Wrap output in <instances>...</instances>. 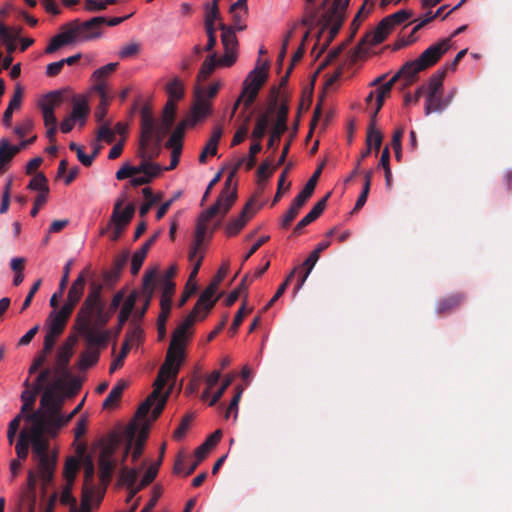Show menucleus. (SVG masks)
I'll return each instance as SVG.
<instances>
[{
	"mask_svg": "<svg viewBox=\"0 0 512 512\" xmlns=\"http://www.w3.org/2000/svg\"><path fill=\"white\" fill-rule=\"evenodd\" d=\"M212 112V102L206 101L203 98L195 97L194 104L187 118L184 120V124L194 126L200 121H203Z\"/></svg>",
	"mask_w": 512,
	"mask_h": 512,
	"instance_id": "nucleus-21",
	"label": "nucleus"
},
{
	"mask_svg": "<svg viewBox=\"0 0 512 512\" xmlns=\"http://www.w3.org/2000/svg\"><path fill=\"white\" fill-rule=\"evenodd\" d=\"M118 63H108L96 69L90 77L91 82H106V79L116 70Z\"/></svg>",
	"mask_w": 512,
	"mask_h": 512,
	"instance_id": "nucleus-46",
	"label": "nucleus"
},
{
	"mask_svg": "<svg viewBox=\"0 0 512 512\" xmlns=\"http://www.w3.org/2000/svg\"><path fill=\"white\" fill-rule=\"evenodd\" d=\"M19 501L28 506V512L35 511L36 475L33 470L28 471L27 482L19 492Z\"/></svg>",
	"mask_w": 512,
	"mask_h": 512,
	"instance_id": "nucleus-22",
	"label": "nucleus"
},
{
	"mask_svg": "<svg viewBox=\"0 0 512 512\" xmlns=\"http://www.w3.org/2000/svg\"><path fill=\"white\" fill-rule=\"evenodd\" d=\"M103 493V490L95 487L93 483L83 484L81 505L72 507L70 512H91L92 508L100 503Z\"/></svg>",
	"mask_w": 512,
	"mask_h": 512,
	"instance_id": "nucleus-17",
	"label": "nucleus"
},
{
	"mask_svg": "<svg viewBox=\"0 0 512 512\" xmlns=\"http://www.w3.org/2000/svg\"><path fill=\"white\" fill-rule=\"evenodd\" d=\"M157 271L156 269L147 270L143 277V290L147 294L146 302L144 303V306H142V310L140 312H135L134 317L136 319H140L146 312L150 298L153 294L154 288H155V277H156Z\"/></svg>",
	"mask_w": 512,
	"mask_h": 512,
	"instance_id": "nucleus-28",
	"label": "nucleus"
},
{
	"mask_svg": "<svg viewBox=\"0 0 512 512\" xmlns=\"http://www.w3.org/2000/svg\"><path fill=\"white\" fill-rule=\"evenodd\" d=\"M137 299H138V293L136 291H133L124 300V302L120 308L119 315H118V322H119L120 328L124 325V323L132 315V312L136 305Z\"/></svg>",
	"mask_w": 512,
	"mask_h": 512,
	"instance_id": "nucleus-35",
	"label": "nucleus"
},
{
	"mask_svg": "<svg viewBox=\"0 0 512 512\" xmlns=\"http://www.w3.org/2000/svg\"><path fill=\"white\" fill-rule=\"evenodd\" d=\"M18 149L6 138L0 140V170L7 168L12 159L18 154Z\"/></svg>",
	"mask_w": 512,
	"mask_h": 512,
	"instance_id": "nucleus-33",
	"label": "nucleus"
},
{
	"mask_svg": "<svg viewBox=\"0 0 512 512\" xmlns=\"http://www.w3.org/2000/svg\"><path fill=\"white\" fill-rule=\"evenodd\" d=\"M394 27L385 17L380 23L366 35V42L371 45H377L383 42L393 31Z\"/></svg>",
	"mask_w": 512,
	"mask_h": 512,
	"instance_id": "nucleus-26",
	"label": "nucleus"
},
{
	"mask_svg": "<svg viewBox=\"0 0 512 512\" xmlns=\"http://www.w3.org/2000/svg\"><path fill=\"white\" fill-rule=\"evenodd\" d=\"M77 340L78 339L76 335H70L58 348L55 360L56 370L62 371L66 369L71 357L73 356L74 347L77 343Z\"/></svg>",
	"mask_w": 512,
	"mask_h": 512,
	"instance_id": "nucleus-23",
	"label": "nucleus"
},
{
	"mask_svg": "<svg viewBox=\"0 0 512 512\" xmlns=\"http://www.w3.org/2000/svg\"><path fill=\"white\" fill-rule=\"evenodd\" d=\"M165 91L168 99L180 101L185 94L184 81L178 77L170 79L165 86Z\"/></svg>",
	"mask_w": 512,
	"mask_h": 512,
	"instance_id": "nucleus-38",
	"label": "nucleus"
},
{
	"mask_svg": "<svg viewBox=\"0 0 512 512\" xmlns=\"http://www.w3.org/2000/svg\"><path fill=\"white\" fill-rule=\"evenodd\" d=\"M163 388L164 387H162L159 390L158 395L153 400L150 401L146 410L140 414L141 408L148 402L150 397L153 395V392L147 397L145 402H143L137 410L136 420L127 426L125 431L127 444L121 458L122 465L131 450V459L133 462H135L140 457L143 451L145 440L148 435L149 422L146 421V417L149 411L152 410L150 421H154L161 414L166 404L169 391L163 394Z\"/></svg>",
	"mask_w": 512,
	"mask_h": 512,
	"instance_id": "nucleus-3",
	"label": "nucleus"
},
{
	"mask_svg": "<svg viewBox=\"0 0 512 512\" xmlns=\"http://www.w3.org/2000/svg\"><path fill=\"white\" fill-rule=\"evenodd\" d=\"M119 447V439L116 436L109 437L101 442V450L99 454V470L100 481L103 485H107L112 474L117 467V459L115 453Z\"/></svg>",
	"mask_w": 512,
	"mask_h": 512,
	"instance_id": "nucleus-7",
	"label": "nucleus"
},
{
	"mask_svg": "<svg viewBox=\"0 0 512 512\" xmlns=\"http://www.w3.org/2000/svg\"><path fill=\"white\" fill-rule=\"evenodd\" d=\"M125 384L124 383H118L115 385L112 390L109 392L107 398L105 399L103 403L104 408H114L117 406L123 390H124Z\"/></svg>",
	"mask_w": 512,
	"mask_h": 512,
	"instance_id": "nucleus-48",
	"label": "nucleus"
},
{
	"mask_svg": "<svg viewBox=\"0 0 512 512\" xmlns=\"http://www.w3.org/2000/svg\"><path fill=\"white\" fill-rule=\"evenodd\" d=\"M321 169L322 168L320 167L314 172V174L311 176V178L305 184L304 188L299 192L300 195L304 196L307 199H309L312 196V194L315 190L318 178L321 174Z\"/></svg>",
	"mask_w": 512,
	"mask_h": 512,
	"instance_id": "nucleus-61",
	"label": "nucleus"
},
{
	"mask_svg": "<svg viewBox=\"0 0 512 512\" xmlns=\"http://www.w3.org/2000/svg\"><path fill=\"white\" fill-rule=\"evenodd\" d=\"M75 43L73 40V37L67 27V25L63 28V30L54 36L51 41L49 42L48 46L45 49V52L47 54L54 53L62 46Z\"/></svg>",
	"mask_w": 512,
	"mask_h": 512,
	"instance_id": "nucleus-31",
	"label": "nucleus"
},
{
	"mask_svg": "<svg viewBox=\"0 0 512 512\" xmlns=\"http://www.w3.org/2000/svg\"><path fill=\"white\" fill-rule=\"evenodd\" d=\"M72 312V310L63 305L59 309H53L46 319L44 325L45 331L61 335Z\"/></svg>",
	"mask_w": 512,
	"mask_h": 512,
	"instance_id": "nucleus-18",
	"label": "nucleus"
},
{
	"mask_svg": "<svg viewBox=\"0 0 512 512\" xmlns=\"http://www.w3.org/2000/svg\"><path fill=\"white\" fill-rule=\"evenodd\" d=\"M223 86L222 81H216L207 87H197L195 90V97L203 98L206 101H211Z\"/></svg>",
	"mask_w": 512,
	"mask_h": 512,
	"instance_id": "nucleus-41",
	"label": "nucleus"
},
{
	"mask_svg": "<svg viewBox=\"0 0 512 512\" xmlns=\"http://www.w3.org/2000/svg\"><path fill=\"white\" fill-rule=\"evenodd\" d=\"M49 374H50V370H44L43 372H41L38 375V377L35 381V390L36 391L25 390L22 392L21 400L23 401V405L21 408V413H24L26 410H29L32 408L34 401H35L36 392L44 388L45 382H46Z\"/></svg>",
	"mask_w": 512,
	"mask_h": 512,
	"instance_id": "nucleus-25",
	"label": "nucleus"
},
{
	"mask_svg": "<svg viewBox=\"0 0 512 512\" xmlns=\"http://www.w3.org/2000/svg\"><path fill=\"white\" fill-rule=\"evenodd\" d=\"M330 194L326 195L323 199L318 201L313 208L310 210V212L305 215L296 225V230H300L306 225L312 223L314 220H316L324 211L326 207V202Z\"/></svg>",
	"mask_w": 512,
	"mask_h": 512,
	"instance_id": "nucleus-37",
	"label": "nucleus"
},
{
	"mask_svg": "<svg viewBox=\"0 0 512 512\" xmlns=\"http://www.w3.org/2000/svg\"><path fill=\"white\" fill-rule=\"evenodd\" d=\"M148 252V245H143L140 249L135 251L131 258V273L133 275H136L141 267L142 264L146 258Z\"/></svg>",
	"mask_w": 512,
	"mask_h": 512,
	"instance_id": "nucleus-52",
	"label": "nucleus"
},
{
	"mask_svg": "<svg viewBox=\"0 0 512 512\" xmlns=\"http://www.w3.org/2000/svg\"><path fill=\"white\" fill-rule=\"evenodd\" d=\"M154 133V119L147 112H142L141 118V146L144 147L149 144Z\"/></svg>",
	"mask_w": 512,
	"mask_h": 512,
	"instance_id": "nucleus-36",
	"label": "nucleus"
},
{
	"mask_svg": "<svg viewBox=\"0 0 512 512\" xmlns=\"http://www.w3.org/2000/svg\"><path fill=\"white\" fill-rule=\"evenodd\" d=\"M233 378V375L225 377L219 389L212 394V397L209 401L210 406L215 405L219 401L226 389L231 385Z\"/></svg>",
	"mask_w": 512,
	"mask_h": 512,
	"instance_id": "nucleus-64",
	"label": "nucleus"
},
{
	"mask_svg": "<svg viewBox=\"0 0 512 512\" xmlns=\"http://www.w3.org/2000/svg\"><path fill=\"white\" fill-rule=\"evenodd\" d=\"M63 100L60 91H51L38 99L37 105L41 110L43 119L56 118L55 109H57Z\"/></svg>",
	"mask_w": 512,
	"mask_h": 512,
	"instance_id": "nucleus-20",
	"label": "nucleus"
},
{
	"mask_svg": "<svg viewBox=\"0 0 512 512\" xmlns=\"http://www.w3.org/2000/svg\"><path fill=\"white\" fill-rule=\"evenodd\" d=\"M62 406L63 398L55 392L54 387L46 388L38 409L26 417L30 423L31 444H48L44 436L55 437L69 423V417H65Z\"/></svg>",
	"mask_w": 512,
	"mask_h": 512,
	"instance_id": "nucleus-2",
	"label": "nucleus"
},
{
	"mask_svg": "<svg viewBox=\"0 0 512 512\" xmlns=\"http://www.w3.org/2000/svg\"><path fill=\"white\" fill-rule=\"evenodd\" d=\"M349 0H324L322 8L329 18H339L348 6Z\"/></svg>",
	"mask_w": 512,
	"mask_h": 512,
	"instance_id": "nucleus-39",
	"label": "nucleus"
},
{
	"mask_svg": "<svg viewBox=\"0 0 512 512\" xmlns=\"http://www.w3.org/2000/svg\"><path fill=\"white\" fill-rule=\"evenodd\" d=\"M255 213L256 209L254 208L253 201L251 200L244 206L237 217L232 218L227 223L225 227V233L227 236L231 237L237 235L245 227L248 221L253 218Z\"/></svg>",
	"mask_w": 512,
	"mask_h": 512,
	"instance_id": "nucleus-19",
	"label": "nucleus"
},
{
	"mask_svg": "<svg viewBox=\"0 0 512 512\" xmlns=\"http://www.w3.org/2000/svg\"><path fill=\"white\" fill-rule=\"evenodd\" d=\"M135 212L134 205L129 203L123 207V200H117L111 216V224L114 226L113 239L116 240L128 225Z\"/></svg>",
	"mask_w": 512,
	"mask_h": 512,
	"instance_id": "nucleus-15",
	"label": "nucleus"
},
{
	"mask_svg": "<svg viewBox=\"0 0 512 512\" xmlns=\"http://www.w3.org/2000/svg\"><path fill=\"white\" fill-rule=\"evenodd\" d=\"M99 359V351L97 349L89 348L84 351L79 359L78 366L81 370H86L95 365Z\"/></svg>",
	"mask_w": 512,
	"mask_h": 512,
	"instance_id": "nucleus-43",
	"label": "nucleus"
},
{
	"mask_svg": "<svg viewBox=\"0 0 512 512\" xmlns=\"http://www.w3.org/2000/svg\"><path fill=\"white\" fill-rule=\"evenodd\" d=\"M261 150V143L260 141L255 140V142L250 146L249 148V154L246 157H243L239 160L237 164V168H239L241 165H245V168L247 170H250L254 167L256 163V154L260 152Z\"/></svg>",
	"mask_w": 512,
	"mask_h": 512,
	"instance_id": "nucleus-47",
	"label": "nucleus"
},
{
	"mask_svg": "<svg viewBox=\"0 0 512 512\" xmlns=\"http://www.w3.org/2000/svg\"><path fill=\"white\" fill-rule=\"evenodd\" d=\"M451 38H445L430 45L413 61L407 62L401 69L404 78L411 80L421 70L434 65L451 47Z\"/></svg>",
	"mask_w": 512,
	"mask_h": 512,
	"instance_id": "nucleus-5",
	"label": "nucleus"
},
{
	"mask_svg": "<svg viewBox=\"0 0 512 512\" xmlns=\"http://www.w3.org/2000/svg\"><path fill=\"white\" fill-rule=\"evenodd\" d=\"M139 470L136 468L121 467L120 470V482L126 485L128 488L135 486Z\"/></svg>",
	"mask_w": 512,
	"mask_h": 512,
	"instance_id": "nucleus-54",
	"label": "nucleus"
},
{
	"mask_svg": "<svg viewBox=\"0 0 512 512\" xmlns=\"http://www.w3.org/2000/svg\"><path fill=\"white\" fill-rule=\"evenodd\" d=\"M90 108L85 97H77L73 99L71 113L60 123L62 133H69L76 125L83 127L89 115Z\"/></svg>",
	"mask_w": 512,
	"mask_h": 512,
	"instance_id": "nucleus-13",
	"label": "nucleus"
},
{
	"mask_svg": "<svg viewBox=\"0 0 512 512\" xmlns=\"http://www.w3.org/2000/svg\"><path fill=\"white\" fill-rule=\"evenodd\" d=\"M33 128H34V121L32 120V118L26 117L14 127L13 132L17 137L22 139L25 136H27L28 134H30V132L33 130Z\"/></svg>",
	"mask_w": 512,
	"mask_h": 512,
	"instance_id": "nucleus-57",
	"label": "nucleus"
},
{
	"mask_svg": "<svg viewBox=\"0 0 512 512\" xmlns=\"http://www.w3.org/2000/svg\"><path fill=\"white\" fill-rule=\"evenodd\" d=\"M268 77V71L265 64L257 65L249 72L242 84V98H245V107L248 108L258 95L259 90L264 85Z\"/></svg>",
	"mask_w": 512,
	"mask_h": 512,
	"instance_id": "nucleus-10",
	"label": "nucleus"
},
{
	"mask_svg": "<svg viewBox=\"0 0 512 512\" xmlns=\"http://www.w3.org/2000/svg\"><path fill=\"white\" fill-rule=\"evenodd\" d=\"M111 315V312L105 309L101 288L96 287L89 292L77 313L76 329L79 332H87L90 328H101L107 324Z\"/></svg>",
	"mask_w": 512,
	"mask_h": 512,
	"instance_id": "nucleus-4",
	"label": "nucleus"
},
{
	"mask_svg": "<svg viewBox=\"0 0 512 512\" xmlns=\"http://www.w3.org/2000/svg\"><path fill=\"white\" fill-rule=\"evenodd\" d=\"M220 377H221L220 371H213L206 377L205 382H206L207 387L203 391L202 396H201L203 400H207L209 398L211 399L212 394L214 393V392H212L213 387L217 384Z\"/></svg>",
	"mask_w": 512,
	"mask_h": 512,
	"instance_id": "nucleus-58",
	"label": "nucleus"
},
{
	"mask_svg": "<svg viewBox=\"0 0 512 512\" xmlns=\"http://www.w3.org/2000/svg\"><path fill=\"white\" fill-rule=\"evenodd\" d=\"M85 284L86 279L83 276V274H80L72 283L68 291L67 300L63 304V306L73 311L74 307L76 306V304L79 302L83 295Z\"/></svg>",
	"mask_w": 512,
	"mask_h": 512,
	"instance_id": "nucleus-27",
	"label": "nucleus"
},
{
	"mask_svg": "<svg viewBox=\"0 0 512 512\" xmlns=\"http://www.w3.org/2000/svg\"><path fill=\"white\" fill-rule=\"evenodd\" d=\"M137 169L139 170L138 176L130 180V184L134 187L150 183L164 171L161 165L145 159L137 165Z\"/></svg>",
	"mask_w": 512,
	"mask_h": 512,
	"instance_id": "nucleus-16",
	"label": "nucleus"
},
{
	"mask_svg": "<svg viewBox=\"0 0 512 512\" xmlns=\"http://www.w3.org/2000/svg\"><path fill=\"white\" fill-rule=\"evenodd\" d=\"M90 91L95 92L99 95L101 107L105 109L108 106L110 100L107 82H92Z\"/></svg>",
	"mask_w": 512,
	"mask_h": 512,
	"instance_id": "nucleus-49",
	"label": "nucleus"
},
{
	"mask_svg": "<svg viewBox=\"0 0 512 512\" xmlns=\"http://www.w3.org/2000/svg\"><path fill=\"white\" fill-rule=\"evenodd\" d=\"M72 486H73V484H71V483H69V484L65 483V485L62 489V492L60 494V497H59L60 503L63 505H69L70 509L72 507H76V505H75L76 500L71 493Z\"/></svg>",
	"mask_w": 512,
	"mask_h": 512,
	"instance_id": "nucleus-62",
	"label": "nucleus"
},
{
	"mask_svg": "<svg viewBox=\"0 0 512 512\" xmlns=\"http://www.w3.org/2000/svg\"><path fill=\"white\" fill-rule=\"evenodd\" d=\"M443 78L444 72H441L429 80L426 86H422L417 89L415 94V99L418 100L419 97L426 93V103H425V114L429 115L432 112H439L444 109L447 103H444L441 96V90L443 87Z\"/></svg>",
	"mask_w": 512,
	"mask_h": 512,
	"instance_id": "nucleus-8",
	"label": "nucleus"
},
{
	"mask_svg": "<svg viewBox=\"0 0 512 512\" xmlns=\"http://www.w3.org/2000/svg\"><path fill=\"white\" fill-rule=\"evenodd\" d=\"M212 307L213 306L210 305V303L208 304L203 300L198 299L191 313L175 329L167 351L165 362L161 366L158 376L154 382L153 395L141 408L140 414L146 410L150 401L158 395L159 390L164 387L169 380H175L184 360L185 347L192 325L196 321L205 319Z\"/></svg>",
	"mask_w": 512,
	"mask_h": 512,
	"instance_id": "nucleus-1",
	"label": "nucleus"
},
{
	"mask_svg": "<svg viewBox=\"0 0 512 512\" xmlns=\"http://www.w3.org/2000/svg\"><path fill=\"white\" fill-rule=\"evenodd\" d=\"M366 144L369 149L374 148L376 152L380 149L382 144V133L375 128V125L372 123L369 126L366 138Z\"/></svg>",
	"mask_w": 512,
	"mask_h": 512,
	"instance_id": "nucleus-51",
	"label": "nucleus"
},
{
	"mask_svg": "<svg viewBox=\"0 0 512 512\" xmlns=\"http://www.w3.org/2000/svg\"><path fill=\"white\" fill-rule=\"evenodd\" d=\"M187 126H190L189 124H184V121H182L173 131L168 144L171 148H182V138L184 135L185 128Z\"/></svg>",
	"mask_w": 512,
	"mask_h": 512,
	"instance_id": "nucleus-56",
	"label": "nucleus"
},
{
	"mask_svg": "<svg viewBox=\"0 0 512 512\" xmlns=\"http://www.w3.org/2000/svg\"><path fill=\"white\" fill-rule=\"evenodd\" d=\"M28 189L38 192V194H49L47 178L43 173L36 174L29 182Z\"/></svg>",
	"mask_w": 512,
	"mask_h": 512,
	"instance_id": "nucleus-44",
	"label": "nucleus"
},
{
	"mask_svg": "<svg viewBox=\"0 0 512 512\" xmlns=\"http://www.w3.org/2000/svg\"><path fill=\"white\" fill-rule=\"evenodd\" d=\"M138 172L139 170L137 169V166H133L129 162H126L116 172L115 176L117 180H124L127 178L133 179V177L138 176Z\"/></svg>",
	"mask_w": 512,
	"mask_h": 512,
	"instance_id": "nucleus-59",
	"label": "nucleus"
},
{
	"mask_svg": "<svg viewBox=\"0 0 512 512\" xmlns=\"http://www.w3.org/2000/svg\"><path fill=\"white\" fill-rule=\"evenodd\" d=\"M221 40L224 47L223 55L218 59L219 67H231L238 58V40L231 27L220 23Z\"/></svg>",
	"mask_w": 512,
	"mask_h": 512,
	"instance_id": "nucleus-14",
	"label": "nucleus"
},
{
	"mask_svg": "<svg viewBox=\"0 0 512 512\" xmlns=\"http://www.w3.org/2000/svg\"><path fill=\"white\" fill-rule=\"evenodd\" d=\"M210 220L211 218L203 212L199 215L194 235V243L197 245H202L207 237H211L213 230L209 229Z\"/></svg>",
	"mask_w": 512,
	"mask_h": 512,
	"instance_id": "nucleus-30",
	"label": "nucleus"
},
{
	"mask_svg": "<svg viewBox=\"0 0 512 512\" xmlns=\"http://www.w3.org/2000/svg\"><path fill=\"white\" fill-rule=\"evenodd\" d=\"M229 13L232 18V25L230 26L232 30L235 32L242 31L246 28V18H247V7L246 0H238L234 4L231 5L229 9Z\"/></svg>",
	"mask_w": 512,
	"mask_h": 512,
	"instance_id": "nucleus-24",
	"label": "nucleus"
},
{
	"mask_svg": "<svg viewBox=\"0 0 512 512\" xmlns=\"http://www.w3.org/2000/svg\"><path fill=\"white\" fill-rule=\"evenodd\" d=\"M274 114V111L272 109H269L262 113L261 115H259L252 132V138L254 140L260 141L263 138L271 124V121L274 118Z\"/></svg>",
	"mask_w": 512,
	"mask_h": 512,
	"instance_id": "nucleus-29",
	"label": "nucleus"
},
{
	"mask_svg": "<svg viewBox=\"0 0 512 512\" xmlns=\"http://www.w3.org/2000/svg\"><path fill=\"white\" fill-rule=\"evenodd\" d=\"M75 43L73 40V37L67 27V25L63 28V30L54 36L51 41L49 42L48 46L45 49V52L47 54L54 53L62 46Z\"/></svg>",
	"mask_w": 512,
	"mask_h": 512,
	"instance_id": "nucleus-32",
	"label": "nucleus"
},
{
	"mask_svg": "<svg viewBox=\"0 0 512 512\" xmlns=\"http://www.w3.org/2000/svg\"><path fill=\"white\" fill-rule=\"evenodd\" d=\"M217 290H218V287L215 284L210 283L208 285V287H206V289L201 293L199 299L203 300L204 302H206L208 304L210 303V305L214 306L217 301V297H216Z\"/></svg>",
	"mask_w": 512,
	"mask_h": 512,
	"instance_id": "nucleus-63",
	"label": "nucleus"
},
{
	"mask_svg": "<svg viewBox=\"0 0 512 512\" xmlns=\"http://www.w3.org/2000/svg\"><path fill=\"white\" fill-rule=\"evenodd\" d=\"M105 23L103 17H94L88 21H73L67 25L73 40L77 42H85L96 39L102 35V27Z\"/></svg>",
	"mask_w": 512,
	"mask_h": 512,
	"instance_id": "nucleus-9",
	"label": "nucleus"
},
{
	"mask_svg": "<svg viewBox=\"0 0 512 512\" xmlns=\"http://www.w3.org/2000/svg\"><path fill=\"white\" fill-rule=\"evenodd\" d=\"M399 77H404L401 70L395 74L389 81L376 87L365 98L367 110L369 111L372 119L374 120L381 110L384 100L391 93L392 87Z\"/></svg>",
	"mask_w": 512,
	"mask_h": 512,
	"instance_id": "nucleus-12",
	"label": "nucleus"
},
{
	"mask_svg": "<svg viewBox=\"0 0 512 512\" xmlns=\"http://www.w3.org/2000/svg\"><path fill=\"white\" fill-rule=\"evenodd\" d=\"M204 9L205 30H216V25L220 28V23L223 24V22L221 20L219 7L216 4H205Z\"/></svg>",
	"mask_w": 512,
	"mask_h": 512,
	"instance_id": "nucleus-34",
	"label": "nucleus"
},
{
	"mask_svg": "<svg viewBox=\"0 0 512 512\" xmlns=\"http://www.w3.org/2000/svg\"><path fill=\"white\" fill-rule=\"evenodd\" d=\"M219 66L218 59L216 58V55H210L205 59L203 62L200 71L198 73V81H205L211 73L214 71V69Z\"/></svg>",
	"mask_w": 512,
	"mask_h": 512,
	"instance_id": "nucleus-45",
	"label": "nucleus"
},
{
	"mask_svg": "<svg viewBox=\"0 0 512 512\" xmlns=\"http://www.w3.org/2000/svg\"><path fill=\"white\" fill-rule=\"evenodd\" d=\"M80 467L79 459L76 457H68L64 469H63V477L66 483H74L75 477Z\"/></svg>",
	"mask_w": 512,
	"mask_h": 512,
	"instance_id": "nucleus-40",
	"label": "nucleus"
},
{
	"mask_svg": "<svg viewBox=\"0 0 512 512\" xmlns=\"http://www.w3.org/2000/svg\"><path fill=\"white\" fill-rule=\"evenodd\" d=\"M160 465H161V458H159L156 462L150 464L147 467V469L141 479L140 487L147 486L155 479V477L158 474Z\"/></svg>",
	"mask_w": 512,
	"mask_h": 512,
	"instance_id": "nucleus-55",
	"label": "nucleus"
},
{
	"mask_svg": "<svg viewBox=\"0 0 512 512\" xmlns=\"http://www.w3.org/2000/svg\"><path fill=\"white\" fill-rule=\"evenodd\" d=\"M389 160H390L389 148L385 147L382 151L379 165L384 169L385 184H386L387 189H391V187H392V171L390 168Z\"/></svg>",
	"mask_w": 512,
	"mask_h": 512,
	"instance_id": "nucleus-50",
	"label": "nucleus"
},
{
	"mask_svg": "<svg viewBox=\"0 0 512 512\" xmlns=\"http://www.w3.org/2000/svg\"><path fill=\"white\" fill-rule=\"evenodd\" d=\"M29 443H31L29 429H24L21 431L19 440L15 446L17 457L20 461L26 459L29 450Z\"/></svg>",
	"mask_w": 512,
	"mask_h": 512,
	"instance_id": "nucleus-42",
	"label": "nucleus"
},
{
	"mask_svg": "<svg viewBox=\"0 0 512 512\" xmlns=\"http://www.w3.org/2000/svg\"><path fill=\"white\" fill-rule=\"evenodd\" d=\"M32 450L37 462L36 469L33 470L41 485L43 493L52 483L57 463L56 452H50L48 444L35 443L31 444Z\"/></svg>",
	"mask_w": 512,
	"mask_h": 512,
	"instance_id": "nucleus-6",
	"label": "nucleus"
},
{
	"mask_svg": "<svg viewBox=\"0 0 512 512\" xmlns=\"http://www.w3.org/2000/svg\"><path fill=\"white\" fill-rule=\"evenodd\" d=\"M236 199V187L232 186L231 178H228L225 182L224 189L217 198V201L207 210L203 211V213L211 219L216 217L222 219L232 208Z\"/></svg>",
	"mask_w": 512,
	"mask_h": 512,
	"instance_id": "nucleus-11",
	"label": "nucleus"
},
{
	"mask_svg": "<svg viewBox=\"0 0 512 512\" xmlns=\"http://www.w3.org/2000/svg\"><path fill=\"white\" fill-rule=\"evenodd\" d=\"M69 147L77 153L78 160L85 166L91 165L97 154V151H94L91 155L85 154L83 148L74 142L70 143Z\"/></svg>",
	"mask_w": 512,
	"mask_h": 512,
	"instance_id": "nucleus-60",
	"label": "nucleus"
},
{
	"mask_svg": "<svg viewBox=\"0 0 512 512\" xmlns=\"http://www.w3.org/2000/svg\"><path fill=\"white\" fill-rule=\"evenodd\" d=\"M175 291V284L170 280L166 279L163 283V289L160 299L161 307H169L172 305V297Z\"/></svg>",
	"mask_w": 512,
	"mask_h": 512,
	"instance_id": "nucleus-53",
	"label": "nucleus"
}]
</instances>
